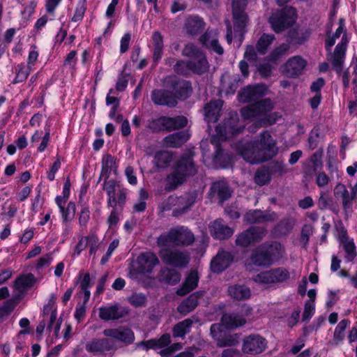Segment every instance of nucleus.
Wrapping results in <instances>:
<instances>
[{
    "mask_svg": "<svg viewBox=\"0 0 357 357\" xmlns=\"http://www.w3.org/2000/svg\"><path fill=\"white\" fill-rule=\"evenodd\" d=\"M236 150L250 164L268 161L278 153L275 140L266 130L261 132L256 140L238 143Z\"/></svg>",
    "mask_w": 357,
    "mask_h": 357,
    "instance_id": "1",
    "label": "nucleus"
},
{
    "mask_svg": "<svg viewBox=\"0 0 357 357\" xmlns=\"http://www.w3.org/2000/svg\"><path fill=\"white\" fill-rule=\"evenodd\" d=\"M349 40L350 36L347 33L345 21L343 18H340L338 21V27L325 40L326 50L330 53L328 55V61L332 64L333 69L337 73H340L344 67Z\"/></svg>",
    "mask_w": 357,
    "mask_h": 357,
    "instance_id": "2",
    "label": "nucleus"
},
{
    "mask_svg": "<svg viewBox=\"0 0 357 357\" xmlns=\"http://www.w3.org/2000/svg\"><path fill=\"white\" fill-rule=\"evenodd\" d=\"M274 108V103L270 98H265L257 101L241 109V114L245 120H250L258 117L265 116L261 121L257 123V128L262 126H269L275 123L281 116L277 113L266 114Z\"/></svg>",
    "mask_w": 357,
    "mask_h": 357,
    "instance_id": "3",
    "label": "nucleus"
},
{
    "mask_svg": "<svg viewBox=\"0 0 357 357\" xmlns=\"http://www.w3.org/2000/svg\"><path fill=\"white\" fill-rule=\"evenodd\" d=\"M196 173L197 169L191 156L189 155L182 156L173 172L166 178L165 190H175L178 185L183 183L187 177L193 176Z\"/></svg>",
    "mask_w": 357,
    "mask_h": 357,
    "instance_id": "4",
    "label": "nucleus"
},
{
    "mask_svg": "<svg viewBox=\"0 0 357 357\" xmlns=\"http://www.w3.org/2000/svg\"><path fill=\"white\" fill-rule=\"evenodd\" d=\"M243 128L244 125L240 123L236 113L231 114L229 119L222 125H219L215 128L216 134L211 138V142L215 149V160H218L220 153V142L241 132Z\"/></svg>",
    "mask_w": 357,
    "mask_h": 357,
    "instance_id": "5",
    "label": "nucleus"
},
{
    "mask_svg": "<svg viewBox=\"0 0 357 357\" xmlns=\"http://www.w3.org/2000/svg\"><path fill=\"white\" fill-rule=\"evenodd\" d=\"M175 93L164 89H155L151 93V100L158 105H167L174 107L176 105L177 96L181 98L188 96L190 91V85L188 82H178L173 87Z\"/></svg>",
    "mask_w": 357,
    "mask_h": 357,
    "instance_id": "6",
    "label": "nucleus"
},
{
    "mask_svg": "<svg viewBox=\"0 0 357 357\" xmlns=\"http://www.w3.org/2000/svg\"><path fill=\"white\" fill-rule=\"evenodd\" d=\"M195 241L194 234L183 226L172 228L167 234L157 238L160 248L172 246H188Z\"/></svg>",
    "mask_w": 357,
    "mask_h": 357,
    "instance_id": "7",
    "label": "nucleus"
},
{
    "mask_svg": "<svg viewBox=\"0 0 357 357\" xmlns=\"http://www.w3.org/2000/svg\"><path fill=\"white\" fill-rule=\"evenodd\" d=\"M183 56L190 58L191 72L202 74L209 68L206 55L194 44H187L183 50Z\"/></svg>",
    "mask_w": 357,
    "mask_h": 357,
    "instance_id": "8",
    "label": "nucleus"
},
{
    "mask_svg": "<svg viewBox=\"0 0 357 357\" xmlns=\"http://www.w3.org/2000/svg\"><path fill=\"white\" fill-rule=\"evenodd\" d=\"M289 278V271L284 267H279L261 272L256 275L253 280L255 282L259 284L271 285L285 282Z\"/></svg>",
    "mask_w": 357,
    "mask_h": 357,
    "instance_id": "9",
    "label": "nucleus"
},
{
    "mask_svg": "<svg viewBox=\"0 0 357 357\" xmlns=\"http://www.w3.org/2000/svg\"><path fill=\"white\" fill-rule=\"evenodd\" d=\"M296 20V10L292 7H286L273 13L269 18V22L275 31L280 32L291 26Z\"/></svg>",
    "mask_w": 357,
    "mask_h": 357,
    "instance_id": "10",
    "label": "nucleus"
},
{
    "mask_svg": "<svg viewBox=\"0 0 357 357\" xmlns=\"http://www.w3.org/2000/svg\"><path fill=\"white\" fill-rule=\"evenodd\" d=\"M159 255L164 263L176 267H185L190 261L187 252L171 250L168 247L160 248Z\"/></svg>",
    "mask_w": 357,
    "mask_h": 357,
    "instance_id": "11",
    "label": "nucleus"
},
{
    "mask_svg": "<svg viewBox=\"0 0 357 357\" xmlns=\"http://www.w3.org/2000/svg\"><path fill=\"white\" fill-rule=\"evenodd\" d=\"M267 347L266 340L259 334H250L242 341V352L248 355H257L262 353Z\"/></svg>",
    "mask_w": 357,
    "mask_h": 357,
    "instance_id": "12",
    "label": "nucleus"
},
{
    "mask_svg": "<svg viewBox=\"0 0 357 357\" xmlns=\"http://www.w3.org/2000/svg\"><path fill=\"white\" fill-rule=\"evenodd\" d=\"M245 6V3L243 0H233L232 1L234 37H238L240 43L242 41L243 30L247 22V15L244 12Z\"/></svg>",
    "mask_w": 357,
    "mask_h": 357,
    "instance_id": "13",
    "label": "nucleus"
},
{
    "mask_svg": "<svg viewBox=\"0 0 357 357\" xmlns=\"http://www.w3.org/2000/svg\"><path fill=\"white\" fill-rule=\"evenodd\" d=\"M265 234L266 231L264 229L257 227H251L237 236L236 243L241 247H248L252 243L260 241Z\"/></svg>",
    "mask_w": 357,
    "mask_h": 357,
    "instance_id": "14",
    "label": "nucleus"
},
{
    "mask_svg": "<svg viewBox=\"0 0 357 357\" xmlns=\"http://www.w3.org/2000/svg\"><path fill=\"white\" fill-rule=\"evenodd\" d=\"M159 263V259L155 253L144 252L141 253L137 259V270L142 274H149Z\"/></svg>",
    "mask_w": 357,
    "mask_h": 357,
    "instance_id": "15",
    "label": "nucleus"
},
{
    "mask_svg": "<svg viewBox=\"0 0 357 357\" xmlns=\"http://www.w3.org/2000/svg\"><path fill=\"white\" fill-rule=\"evenodd\" d=\"M266 92L267 89L264 85L248 86L239 93V101L242 102L255 101L266 95Z\"/></svg>",
    "mask_w": 357,
    "mask_h": 357,
    "instance_id": "16",
    "label": "nucleus"
},
{
    "mask_svg": "<svg viewBox=\"0 0 357 357\" xmlns=\"http://www.w3.org/2000/svg\"><path fill=\"white\" fill-rule=\"evenodd\" d=\"M202 45L208 50L221 55L224 53L222 47L220 45L218 38V32L215 30H208L200 37Z\"/></svg>",
    "mask_w": 357,
    "mask_h": 357,
    "instance_id": "17",
    "label": "nucleus"
},
{
    "mask_svg": "<svg viewBox=\"0 0 357 357\" xmlns=\"http://www.w3.org/2000/svg\"><path fill=\"white\" fill-rule=\"evenodd\" d=\"M103 334L107 337H111L127 344L132 343L135 340L133 332L130 328L126 327L105 329L103 331Z\"/></svg>",
    "mask_w": 357,
    "mask_h": 357,
    "instance_id": "18",
    "label": "nucleus"
},
{
    "mask_svg": "<svg viewBox=\"0 0 357 357\" xmlns=\"http://www.w3.org/2000/svg\"><path fill=\"white\" fill-rule=\"evenodd\" d=\"M306 66V61L299 56L289 59L283 67L284 73L288 77L299 75Z\"/></svg>",
    "mask_w": 357,
    "mask_h": 357,
    "instance_id": "19",
    "label": "nucleus"
},
{
    "mask_svg": "<svg viewBox=\"0 0 357 357\" xmlns=\"http://www.w3.org/2000/svg\"><path fill=\"white\" fill-rule=\"evenodd\" d=\"M231 195L228 184L223 181L214 182L210 189V196L213 199H217L222 204Z\"/></svg>",
    "mask_w": 357,
    "mask_h": 357,
    "instance_id": "20",
    "label": "nucleus"
},
{
    "mask_svg": "<svg viewBox=\"0 0 357 357\" xmlns=\"http://www.w3.org/2000/svg\"><path fill=\"white\" fill-rule=\"evenodd\" d=\"M208 229L211 236L219 240L229 238L234 234V229L225 225L221 219L213 221Z\"/></svg>",
    "mask_w": 357,
    "mask_h": 357,
    "instance_id": "21",
    "label": "nucleus"
},
{
    "mask_svg": "<svg viewBox=\"0 0 357 357\" xmlns=\"http://www.w3.org/2000/svg\"><path fill=\"white\" fill-rule=\"evenodd\" d=\"M335 195H340L342 198V208L345 215L348 217L352 212L353 202L357 199L347 189L344 184L338 183L335 188Z\"/></svg>",
    "mask_w": 357,
    "mask_h": 357,
    "instance_id": "22",
    "label": "nucleus"
},
{
    "mask_svg": "<svg viewBox=\"0 0 357 357\" xmlns=\"http://www.w3.org/2000/svg\"><path fill=\"white\" fill-rule=\"evenodd\" d=\"M232 261L233 257L230 252H219L211 261V268L213 272L220 273L228 268Z\"/></svg>",
    "mask_w": 357,
    "mask_h": 357,
    "instance_id": "23",
    "label": "nucleus"
},
{
    "mask_svg": "<svg viewBox=\"0 0 357 357\" xmlns=\"http://www.w3.org/2000/svg\"><path fill=\"white\" fill-rule=\"evenodd\" d=\"M127 312L118 304L101 307L99 309V317L105 321L119 319L125 316Z\"/></svg>",
    "mask_w": 357,
    "mask_h": 357,
    "instance_id": "24",
    "label": "nucleus"
},
{
    "mask_svg": "<svg viewBox=\"0 0 357 357\" xmlns=\"http://www.w3.org/2000/svg\"><path fill=\"white\" fill-rule=\"evenodd\" d=\"M197 199V193L192 192L185 193L178 197L177 208L174 210V215H178L185 213L195 203Z\"/></svg>",
    "mask_w": 357,
    "mask_h": 357,
    "instance_id": "25",
    "label": "nucleus"
},
{
    "mask_svg": "<svg viewBox=\"0 0 357 357\" xmlns=\"http://www.w3.org/2000/svg\"><path fill=\"white\" fill-rule=\"evenodd\" d=\"M204 294L203 291H196L189 296L177 307V310L183 315L193 311L198 305V300Z\"/></svg>",
    "mask_w": 357,
    "mask_h": 357,
    "instance_id": "26",
    "label": "nucleus"
},
{
    "mask_svg": "<svg viewBox=\"0 0 357 357\" xmlns=\"http://www.w3.org/2000/svg\"><path fill=\"white\" fill-rule=\"evenodd\" d=\"M222 106V101L217 100L211 101L204 107L205 120L208 123H214L218 121L220 112Z\"/></svg>",
    "mask_w": 357,
    "mask_h": 357,
    "instance_id": "27",
    "label": "nucleus"
},
{
    "mask_svg": "<svg viewBox=\"0 0 357 357\" xmlns=\"http://www.w3.org/2000/svg\"><path fill=\"white\" fill-rule=\"evenodd\" d=\"M199 280L198 272L196 270L190 271L182 287L178 289L177 294L184 296L195 289L197 287Z\"/></svg>",
    "mask_w": 357,
    "mask_h": 357,
    "instance_id": "28",
    "label": "nucleus"
},
{
    "mask_svg": "<svg viewBox=\"0 0 357 357\" xmlns=\"http://www.w3.org/2000/svg\"><path fill=\"white\" fill-rule=\"evenodd\" d=\"M153 60L157 63L162 58L164 50L163 37L158 31L153 33L151 36Z\"/></svg>",
    "mask_w": 357,
    "mask_h": 357,
    "instance_id": "29",
    "label": "nucleus"
},
{
    "mask_svg": "<svg viewBox=\"0 0 357 357\" xmlns=\"http://www.w3.org/2000/svg\"><path fill=\"white\" fill-rule=\"evenodd\" d=\"M170 342V335L164 334L159 339H152L148 341L141 342L137 344V347H142L143 349L145 350L149 349H158L169 345Z\"/></svg>",
    "mask_w": 357,
    "mask_h": 357,
    "instance_id": "30",
    "label": "nucleus"
},
{
    "mask_svg": "<svg viewBox=\"0 0 357 357\" xmlns=\"http://www.w3.org/2000/svg\"><path fill=\"white\" fill-rule=\"evenodd\" d=\"M189 137L190 135L187 131H181L165 137L163 142L166 146L176 148L183 144Z\"/></svg>",
    "mask_w": 357,
    "mask_h": 357,
    "instance_id": "31",
    "label": "nucleus"
},
{
    "mask_svg": "<svg viewBox=\"0 0 357 357\" xmlns=\"http://www.w3.org/2000/svg\"><path fill=\"white\" fill-rule=\"evenodd\" d=\"M251 264L257 266H269L271 265V258L268 256L266 250V246L260 245L256 248L251 256Z\"/></svg>",
    "mask_w": 357,
    "mask_h": 357,
    "instance_id": "32",
    "label": "nucleus"
},
{
    "mask_svg": "<svg viewBox=\"0 0 357 357\" xmlns=\"http://www.w3.org/2000/svg\"><path fill=\"white\" fill-rule=\"evenodd\" d=\"M349 319L340 321L335 328L333 337L328 341V344L337 346L342 343L345 337V330L349 326Z\"/></svg>",
    "mask_w": 357,
    "mask_h": 357,
    "instance_id": "33",
    "label": "nucleus"
},
{
    "mask_svg": "<svg viewBox=\"0 0 357 357\" xmlns=\"http://www.w3.org/2000/svg\"><path fill=\"white\" fill-rule=\"evenodd\" d=\"M36 282L33 275L29 273L19 276L14 282V288L20 293L26 291Z\"/></svg>",
    "mask_w": 357,
    "mask_h": 357,
    "instance_id": "34",
    "label": "nucleus"
},
{
    "mask_svg": "<svg viewBox=\"0 0 357 357\" xmlns=\"http://www.w3.org/2000/svg\"><path fill=\"white\" fill-rule=\"evenodd\" d=\"M222 324L226 328H236L244 325L245 319L236 313L225 314L222 317Z\"/></svg>",
    "mask_w": 357,
    "mask_h": 357,
    "instance_id": "35",
    "label": "nucleus"
},
{
    "mask_svg": "<svg viewBox=\"0 0 357 357\" xmlns=\"http://www.w3.org/2000/svg\"><path fill=\"white\" fill-rule=\"evenodd\" d=\"M116 159L111 155H104L102 159V170L100 178L104 177L105 179H107L112 172H114V174L116 173Z\"/></svg>",
    "mask_w": 357,
    "mask_h": 357,
    "instance_id": "36",
    "label": "nucleus"
},
{
    "mask_svg": "<svg viewBox=\"0 0 357 357\" xmlns=\"http://www.w3.org/2000/svg\"><path fill=\"white\" fill-rule=\"evenodd\" d=\"M266 246L268 256L271 258L272 264L283 257L284 248L279 243L275 242L271 244H263Z\"/></svg>",
    "mask_w": 357,
    "mask_h": 357,
    "instance_id": "37",
    "label": "nucleus"
},
{
    "mask_svg": "<svg viewBox=\"0 0 357 357\" xmlns=\"http://www.w3.org/2000/svg\"><path fill=\"white\" fill-rule=\"evenodd\" d=\"M204 22L198 16H191L187 19L185 22L186 31L191 35L198 34L204 29Z\"/></svg>",
    "mask_w": 357,
    "mask_h": 357,
    "instance_id": "38",
    "label": "nucleus"
},
{
    "mask_svg": "<svg viewBox=\"0 0 357 357\" xmlns=\"http://www.w3.org/2000/svg\"><path fill=\"white\" fill-rule=\"evenodd\" d=\"M229 294L236 300L248 299L251 296V291L249 287L245 285H233L228 289Z\"/></svg>",
    "mask_w": 357,
    "mask_h": 357,
    "instance_id": "39",
    "label": "nucleus"
},
{
    "mask_svg": "<svg viewBox=\"0 0 357 357\" xmlns=\"http://www.w3.org/2000/svg\"><path fill=\"white\" fill-rule=\"evenodd\" d=\"M193 322L192 319L188 318L176 324L172 330L173 336L175 337H184L187 333H190Z\"/></svg>",
    "mask_w": 357,
    "mask_h": 357,
    "instance_id": "40",
    "label": "nucleus"
},
{
    "mask_svg": "<svg viewBox=\"0 0 357 357\" xmlns=\"http://www.w3.org/2000/svg\"><path fill=\"white\" fill-rule=\"evenodd\" d=\"M172 154L167 151H158L153 158V164L159 169L166 168L172 160Z\"/></svg>",
    "mask_w": 357,
    "mask_h": 357,
    "instance_id": "41",
    "label": "nucleus"
},
{
    "mask_svg": "<svg viewBox=\"0 0 357 357\" xmlns=\"http://www.w3.org/2000/svg\"><path fill=\"white\" fill-rule=\"evenodd\" d=\"M295 223L294 218L286 217L275 227V232L279 236H285L292 230Z\"/></svg>",
    "mask_w": 357,
    "mask_h": 357,
    "instance_id": "42",
    "label": "nucleus"
},
{
    "mask_svg": "<svg viewBox=\"0 0 357 357\" xmlns=\"http://www.w3.org/2000/svg\"><path fill=\"white\" fill-rule=\"evenodd\" d=\"M118 187L119 186L114 180L105 179L103 184V190L106 192L107 195L108 205H115L116 201L114 199V194L116 193Z\"/></svg>",
    "mask_w": 357,
    "mask_h": 357,
    "instance_id": "43",
    "label": "nucleus"
},
{
    "mask_svg": "<svg viewBox=\"0 0 357 357\" xmlns=\"http://www.w3.org/2000/svg\"><path fill=\"white\" fill-rule=\"evenodd\" d=\"M345 252L344 258L347 261H352L356 257V247L355 245L354 239L350 238L346 239L344 241L340 243Z\"/></svg>",
    "mask_w": 357,
    "mask_h": 357,
    "instance_id": "44",
    "label": "nucleus"
},
{
    "mask_svg": "<svg viewBox=\"0 0 357 357\" xmlns=\"http://www.w3.org/2000/svg\"><path fill=\"white\" fill-rule=\"evenodd\" d=\"M161 279L169 284H175L181 280V274L175 269L166 268L162 271Z\"/></svg>",
    "mask_w": 357,
    "mask_h": 357,
    "instance_id": "45",
    "label": "nucleus"
},
{
    "mask_svg": "<svg viewBox=\"0 0 357 357\" xmlns=\"http://www.w3.org/2000/svg\"><path fill=\"white\" fill-rule=\"evenodd\" d=\"M271 180V172L266 167H261L259 169L254 177L255 182L259 185H264L267 184Z\"/></svg>",
    "mask_w": 357,
    "mask_h": 357,
    "instance_id": "46",
    "label": "nucleus"
},
{
    "mask_svg": "<svg viewBox=\"0 0 357 357\" xmlns=\"http://www.w3.org/2000/svg\"><path fill=\"white\" fill-rule=\"evenodd\" d=\"M275 37L273 35L263 34L259 39L257 44V50L259 53L264 54L267 49L273 43Z\"/></svg>",
    "mask_w": 357,
    "mask_h": 357,
    "instance_id": "47",
    "label": "nucleus"
},
{
    "mask_svg": "<svg viewBox=\"0 0 357 357\" xmlns=\"http://www.w3.org/2000/svg\"><path fill=\"white\" fill-rule=\"evenodd\" d=\"M16 76L14 83L22 82L26 80L29 75L31 68L24 63H20L15 68Z\"/></svg>",
    "mask_w": 357,
    "mask_h": 357,
    "instance_id": "48",
    "label": "nucleus"
},
{
    "mask_svg": "<svg viewBox=\"0 0 357 357\" xmlns=\"http://www.w3.org/2000/svg\"><path fill=\"white\" fill-rule=\"evenodd\" d=\"M167 120H170L167 126V131L177 130L182 128H184L188 123V120L185 116H178L174 118L167 117Z\"/></svg>",
    "mask_w": 357,
    "mask_h": 357,
    "instance_id": "49",
    "label": "nucleus"
},
{
    "mask_svg": "<svg viewBox=\"0 0 357 357\" xmlns=\"http://www.w3.org/2000/svg\"><path fill=\"white\" fill-rule=\"evenodd\" d=\"M170 120H167L166 116H162L156 119H153L149 123L148 127L149 129L154 132L160 130H167V123L169 122Z\"/></svg>",
    "mask_w": 357,
    "mask_h": 357,
    "instance_id": "50",
    "label": "nucleus"
},
{
    "mask_svg": "<svg viewBox=\"0 0 357 357\" xmlns=\"http://www.w3.org/2000/svg\"><path fill=\"white\" fill-rule=\"evenodd\" d=\"M220 347H231L238 343V337L235 335H222L216 341Z\"/></svg>",
    "mask_w": 357,
    "mask_h": 357,
    "instance_id": "51",
    "label": "nucleus"
},
{
    "mask_svg": "<svg viewBox=\"0 0 357 357\" xmlns=\"http://www.w3.org/2000/svg\"><path fill=\"white\" fill-rule=\"evenodd\" d=\"M86 241H88V246L89 247L90 255H95L101 245V242L98 236L95 234H91L86 236Z\"/></svg>",
    "mask_w": 357,
    "mask_h": 357,
    "instance_id": "52",
    "label": "nucleus"
},
{
    "mask_svg": "<svg viewBox=\"0 0 357 357\" xmlns=\"http://www.w3.org/2000/svg\"><path fill=\"white\" fill-rule=\"evenodd\" d=\"M76 211V206L74 202H69L66 208L60 210L63 222H70L74 218Z\"/></svg>",
    "mask_w": 357,
    "mask_h": 357,
    "instance_id": "53",
    "label": "nucleus"
},
{
    "mask_svg": "<svg viewBox=\"0 0 357 357\" xmlns=\"http://www.w3.org/2000/svg\"><path fill=\"white\" fill-rule=\"evenodd\" d=\"M333 202L332 199L324 192H321L319 198L318 199L317 205L320 210L324 211L328 208H330L335 213H338V210L331 208V205Z\"/></svg>",
    "mask_w": 357,
    "mask_h": 357,
    "instance_id": "54",
    "label": "nucleus"
},
{
    "mask_svg": "<svg viewBox=\"0 0 357 357\" xmlns=\"http://www.w3.org/2000/svg\"><path fill=\"white\" fill-rule=\"evenodd\" d=\"M126 197H127L126 190L123 188L118 187L117 190H116V193L114 194V199L116 201L115 205H108V206L110 207H112V208H116L118 206L120 207H123L126 203Z\"/></svg>",
    "mask_w": 357,
    "mask_h": 357,
    "instance_id": "55",
    "label": "nucleus"
},
{
    "mask_svg": "<svg viewBox=\"0 0 357 357\" xmlns=\"http://www.w3.org/2000/svg\"><path fill=\"white\" fill-rule=\"evenodd\" d=\"M174 70L178 74L187 75L188 73L191 72L190 61H178L174 66Z\"/></svg>",
    "mask_w": 357,
    "mask_h": 357,
    "instance_id": "56",
    "label": "nucleus"
},
{
    "mask_svg": "<svg viewBox=\"0 0 357 357\" xmlns=\"http://www.w3.org/2000/svg\"><path fill=\"white\" fill-rule=\"evenodd\" d=\"M56 319V311H52L50 317V323L47 326V329L50 331H54V335L57 337L59 333L60 327H61V321H57L55 323Z\"/></svg>",
    "mask_w": 357,
    "mask_h": 357,
    "instance_id": "57",
    "label": "nucleus"
},
{
    "mask_svg": "<svg viewBox=\"0 0 357 357\" xmlns=\"http://www.w3.org/2000/svg\"><path fill=\"white\" fill-rule=\"evenodd\" d=\"M315 312L314 303L312 301H307L305 303L304 310L303 313V321H308L313 316Z\"/></svg>",
    "mask_w": 357,
    "mask_h": 357,
    "instance_id": "58",
    "label": "nucleus"
},
{
    "mask_svg": "<svg viewBox=\"0 0 357 357\" xmlns=\"http://www.w3.org/2000/svg\"><path fill=\"white\" fill-rule=\"evenodd\" d=\"M119 245V239L116 238L114 239L109 244L107 250L105 255L102 256L100 260V264L102 265H104L105 263H107L111 256L112 255L114 251L118 248Z\"/></svg>",
    "mask_w": 357,
    "mask_h": 357,
    "instance_id": "59",
    "label": "nucleus"
},
{
    "mask_svg": "<svg viewBox=\"0 0 357 357\" xmlns=\"http://www.w3.org/2000/svg\"><path fill=\"white\" fill-rule=\"evenodd\" d=\"M178 201V197L171 195L165 201L161 203L159 207L163 211L170 210L173 207L176 208Z\"/></svg>",
    "mask_w": 357,
    "mask_h": 357,
    "instance_id": "60",
    "label": "nucleus"
},
{
    "mask_svg": "<svg viewBox=\"0 0 357 357\" xmlns=\"http://www.w3.org/2000/svg\"><path fill=\"white\" fill-rule=\"evenodd\" d=\"M335 228L337 231V238L340 243L344 241L346 239L350 238L347 235V229L342 221H338L335 225Z\"/></svg>",
    "mask_w": 357,
    "mask_h": 357,
    "instance_id": "61",
    "label": "nucleus"
},
{
    "mask_svg": "<svg viewBox=\"0 0 357 357\" xmlns=\"http://www.w3.org/2000/svg\"><path fill=\"white\" fill-rule=\"evenodd\" d=\"M244 220L248 223H261V211L254 210L248 212L244 217Z\"/></svg>",
    "mask_w": 357,
    "mask_h": 357,
    "instance_id": "62",
    "label": "nucleus"
},
{
    "mask_svg": "<svg viewBox=\"0 0 357 357\" xmlns=\"http://www.w3.org/2000/svg\"><path fill=\"white\" fill-rule=\"evenodd\" d=\"M90 219V211L89 207L82 206L79 215V224L81 228H86L87 223Z\"/></svg>",
    "mask_w": 357,
    "mask_h": 357,
    "instance_id": "63",
    "label": "nucleus"
},
{
    "mask_svg": "<svg viewBox=\"0 0 357 357\" xmlns=\"http://www.w3.org/2000/svg\"><path fill=\"white\" fill-rule=\"evenodd\" d=\"M86 3L84 1H79L76 7L75 14L72 17L73 22H78L82 20L85 11H86Z\"/></svg>",
    "mask_w": 357,
    "mask_h": 357,
    "instance_id": "64",
    "label": "nucleus"
}]
</instances>
